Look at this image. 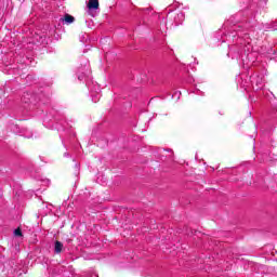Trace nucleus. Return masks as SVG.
Returning <instances> with one entry per match:
<instances>
[{
	"label": "nucleus",
	"instance_id": "7ed1b4c3",
	"mask_svg": "<svg viewBox=\"0 0 277 277\" xmlns=\"http://www.w3.org/2000/svg\"><path fill=\"white\" fill-rule=\"evenodd\" d=\"M64 21L65 23H67V25H70V23H75V16L70 14H65Z\"/></svg>",
	"mask_w": 277,
	"mask_h": 277
},
{
	"label": "nucleus",
	"instance_id": "f03ea898",
	"mask_svg": "<svg viewBox=\"0 0 277 277\" xmlns=\"http://www.w3.org/2000/svg\"><path fill=\"white\" fill-rule=\"evenodd\" d=\"M89 10H98V0H89Z\"/></svg>",
	"mask_w": 277,
	"mask_h": 277
},
{
	"label": "nucleus",
	"instance_id": "f257e3e1",
	"mask_svg": "<svg viewBox=\"0 0 277 277\" xmlns=\"http://www.w3.org/2000/svg\"><path fill=\"white\" fill-rule=\"evenodd\" d=\"M63 248H64V245H63L60 240H56V241H55V246H54V252H55L56 254H61Z\"/></svg>",
	"mask_w": 277,
	"mask_h": 277
},
{
	"label": "nucleus",
	"instance_id": "20e7f679",
	"mask_svg": "<svg viewBox=\"0 0 277 277\" xmlns=\"http://www.w3.org/2000/svg\"><path fill=\"white\" fill-rule=\"evenodd\" d=\"M14 236H15V237H23V230L21 229V227H17V228L14 230Z\"/></svg>",
	"mask_w": 277,
	"mask_h": 277
}]
</instances>
